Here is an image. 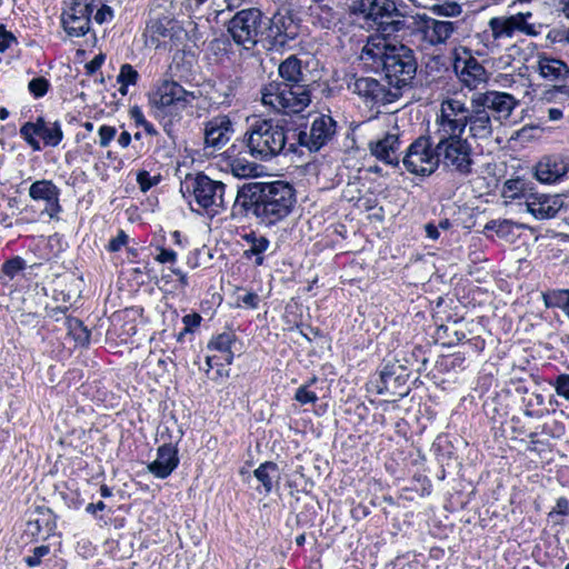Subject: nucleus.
Listing matches in <instances>:
<instances>
[{
	"instance_id": "19",
	"label": "nucleus",
	"mask_w": 569,
	"mask_h": 569,
	"mask_svg": "<svg viewBox=\"0 0 569 569\" xmlns=\"http://www.w3.org/2000/svg\"><path fill=\"white\" fill-rule=\"evenodd\" d=\"M232 123L227 116H218L206 123L204 146L213 150L222 149L230 140Z\"/></svg>"
},
{
	"instance_id": "63",
	"label": "nucleus",
	"mask_w": 569,
	"mask_h": 569,
	"mask_svg": "<svg viewBox=\"0 0 569 569\" xmlns=\"http://www.w3.org/2000/svg\"><path fill=\"white\" fill-rule=\"evenodd\" d=\"M549 119L552 121L560 120L562 118V111L558 108H550L548 110Z\"/></svg>"
},
{
	"instance_id": "64",
	"label": "nucleus",
	"mask_w": 569,
	"mask_h": 569,
	"mask_svg": "<svg viewBox=\"0 0 569 569\" xmlns=\"http://www.w3.org/2000/svg\"><path fill=\"white\" fill-rule=\"evenodd\" d=\"M100 493L103 498H108L112 495L111 489L106 485H102L100 488Z\"/></svg>"
},
{
	"instance_id": "53",
	"label": "nucleus",
	"mask_w": 569,
	"mask_h": 569,
	"mask_svg": "<svg viewBox=\"0 0 569 569\" xmlns=\"http://www.w3.org/2000/svg\"><path fill=\"white\" fill-rule=\"evenodd\" d=\"M176 260V252L172 250L161 249L157 256V261L161 263L173 262Z\"/></svg>"
},
{
	"instance_id": "54",
	"label": "nucleus",
	"mask_w": 569,
	"mask_h": 569,
	"mask_svg": "<svg viewBox=\"0 0 569 569\" xmlns=\"http://www.w3.org/2000/svg\"><path fill=\"white\" fill-rule=\"evenodd\" d=\"M13 40L14 37L12 33L7 31H0V52L7 50Z\"/></svg>"
},
{
	"instance_id": "7",
	"label": "nucleus",
	"mask_w": 569,
	"mask_h": 569,
	"mask_svg": "<svg viewBox=\"0 0 569 569\" xmlns=\"http://www.w3.org/2000/svg\"><path fill=\"white\" fill-rule=\"evenodd\" d=\"M438 140L436 150L439 161L451 172L460 176H468L472 172L475 164L473 149L468 139L458 136V138H436Z\"/></svg>"
},
{
	"instance_id": "6",
	"label": "nucleus",
	"mask_w": 569,
	"mask_h": 569,
	"mask_svg": "<svg viewBox=\"0 0 569 569\" xmlns=\"http://www.w3.org/2000/svg\"><path fill=\"white\" fill-rule=\"evenodd\" d=\"M410 37L421 48L443 44L457 31V22L438 20L427 14H417L408 23Z\"/></svg>"
},
{
	"instance_id": "3",
	"label": "nucleus",
	"mask_w": 569,
	"mask_h": 569,
	"mask_svg": "<svg viewBox=\"0 0 569 569\" xmlns=\"http://www.w3.org/2000/svg\"><path fill=\"white\" fill-rule=\"evenodd\" d=\"M261 103L272 111L293 114L302 112L311 102L309 86L270 81L260 89Z\"/></svg>"
},
{
	"instance_id": "62",
	"label": "nucleus",
	"mask_w": 569,
	"mask_h": 569,
	"mask_svg": "<svg viewBox=\"0 0 569 569\" xmlns=\"http://www.w3.org/2000/svg\"><path fill=\"white\" fill-rule=\"evenodd\" d=\"M130 141H131V136H130V133H129V132H127V131H123V132L119 136V138H118V143H119L121 147H123V148L128 147V146H129V143H130Z\"/></svg>"
},
{
	"instance_id": "12",
	"label": "nucleus",
	"mask_w": 569,
	"mask_h": 569,
	"mask_svg": "<svg viewBox=\"0 0 569 569\" xmlns=\"http://www.w3.org/2000/svg\"><path fill=\"white\" fill-rule=\"evenodd\" d=\"M403 166L413 174H430L439 163L438 152L428 138L420 137L409 147L402 159Z\"/></svg>"
},
{
	"instance_id": "18",
	"label": "nucleus",
	"mask_w": 569,
	"mask_h": 569,
	"mask_svg": "<svg viewBox=\"0 0 569 569\" xmlns=\"http://www.w3.org/2000/svg\"><path fill=\"white\" fill-rule=\"evenodd\" d=\"M380 393L387 392L392 397H403L408 392V373L400 365H387L380 373Z\"/></svg>"
},
{
	"instance_id": "2",
	"label": "nucleus",
	"mask_w": 569,
	"mask_h": 569,
	"mask_svg": "<svg viewBox=\"0 0 569 569\" xmlns=\"http://www.w3.org/2000/svg\"><path fill=\"white\" fill-rule=\"evenodd\" d=\"M253 206L254 214L267 224H274L290 214L296 203L295 191L289 183H250L238 191L237 201Z\"/></svg>"
},
{
	"instance_id": "39",
	"label": "nucleus",
	"mask_w": 569,
	"mask_h": 569,
	"mask_svg": "<svg viewBox=\"0 0 569 569\" xmlns=\"http://www.w3.org/2000/svg\"><path fill=\"white\" fill-rule=\"evenodd\" d=\"M20 133L24 138V140L32 147L33 150H40L39 141L34 138V136H38L37 122L24 123L20 129Z\"/></svg>"
},
{
	"instance_id": "28",
	"label": "nucleus",
	"mask_w": 569,
	"mask_h": 569,
	"mask_svg": "<svg viewBox=\"0 0 569 569\" xmlns=\"http://www.w3.org/2000/svg\"><path fill=\"white\" fill-rule=\"evenodd\" d=\"M309 13L315 23L329 28L337 20V11L333 8V0H312L309 6Z\"/></svg>"
},
{
	"instance_id": "33",
	"label": "nucleus",
	"mask_w": 569,
	"mask_h": 569,
	"mask_svg": "<svg viewBox=\"0 0 569 569\" xmlns=\"http://www.w3.org/2000/svg\"><path fill=\"white\" fill-rule=\"evenodd\" d=\"M232 343V337L230 333H222L216 337L210 343L209 349L220 351L222 353L221 358L228 365L232 362L233 355L230 350Z\"/></svg>"
},
{
	"instance_id": "57",
	"label": "nucleus",
	"mask_w": 569,
	"mask_h": 569,
	"mask_svg": "<svg viewBox=\"0 0 569 569\" xmlns=\"http://www.w3.org/2000/svg\"><path fill=\"white\" fill-rule=\"evenodd\" d=\"M556 297L559 302L563 303V309L569 316V290H561L557 293Z\"/></svg>"
},
{
	"instance_id": "22",
	"label": "nucleus",
	"mask_w": 569,
	"mask_h": 569,
	"mask_svg": "<svg viewBox=\"0 0 569 569\" xmlns=\"http://www.w3.org/2000/svg\"><path fill=\"white\" fill-rule=\"evenodd\" d=\"M462 66L460 67V61H458L455 66L459 80L461 83L470 90H476L480 86L487 83L488 73L485 67L475 58L469 57L461 61Z\"/></svg>"
},
{
	"instance_id": "41",
	"label": "nucleus",
	"mask_w": 569,
	"mask_h": 569,
	"mask_svg": "<svg viewBox=\"0 0 569 569\" xmlns=\"http://www.w3.org/2000/svg\"><path fill=\"white\" fill-rule=\"evenodd\" d=\"M160 180V176L151 177L148 171L142 170L137 174V182L140 186L141 191L146 192L151 187L156 186Z\"/></svg>"
},
{
	"instance_id": "30",
	"label": "nucleus",
	"mask_w": 569,
	"mask_h": 569,
	"mask_svg": "<svg viewBox=\"0 0 569 569\" xmlns=\"http://www.w3.org/2000/svg\"><path fill=\"white\" fill-rule=\"evenodd\" d=\"M29 194L34 200L53 201L57 200L58 189L51 181L40 180L31 184Z\"/></svg>"
},
{
	"instance_id": "48",
	"label": "nucleus",
	"mask_w": 569,
	"mask_h": 569,
	"mask_svg": "<svg viewBox=\"0 0 569 569\" xmlns=\"http://www.w3.org/2000/svg\"><path fill=\"white\" fill-rule=\"evenodd\" d=\"M128 241V236L120 231L116 238H113L109 243L110 251H119L121 247H123Z\"/></svg>"
},
{
	"instance_id": "25",
	"label": "nucleus",
	"mask_w": 569,
	"mask_h": 569,
	"mask_svg": "<svg viewBox=\"0 0 569 569\" xmlns=\"http://www.w3.org/2000/svg\"><path fill=\"white\" fill-rule=\"evenodd\" d=\"M569 171V160L560 157H546L536 166V177L545 183H552Z\"/></svg>"
},
{
	"instance_id": "8",
	"label": "nucleus",
	"mask_w": 569,
	"mask_h": 569,
	"mask_svg": "<svg viewBox=\"0 0 569 569\" xmlns=\"http://www.w3.org/2000/svg\"><path fill=\"white\" fill-rule=\"evenodd\" d=\"M469 107L458 98H446L440 102L436 118L435 138H458L467 127Z\"/></svg>"
},
{
	"instance_id": "24",
	"label": "nucleus",
	"mask_w": 569,
	"mask_h": 569,
	"mask_svg": "<svg viewBox=\"0 0 569 569\" xmlns=\"http://www.w3.org/2000/svg\"><path fill=\"white\" fill-rule=\"evenodd\" d=\"M355 9L360 12L365 19L372 20L378 24L388 23V19L397 11L392 0H360Z\"/></svg>"
},
{
	"instance_id": "50",
	"label": "nucleus",
	"mask_w": 569,
	"mask_h": 569,
	"mask_svg": "<svg viewBox=\"0 0 569 569\" xmlns=\"http://www.w3.org/2000/svg\"><path fill=\"white\" fill-rule=\"evenodd\" d=\"M553 513L568 516L569 515V502L566 498H559L556 502L555 508L549 513V516H552Z\"/></svg>"
},
{
	"instance_id": "31",
	"label": "nucleus",
	"mask_w": 569,
	"mask_h": 569,
	"mask_svg": "<svg viewBox=\"0 0 569 569\" xmlns=\"http://www.w3.org/2000/svg\"><path fill=\"white\" fill-rule=\"evenodd\" d=\"M38 136L41 137L46 144L58 146L62 140L63 133L60 126L54 122L48 124L43 119H38Z\"/></svg>"
},
{
	"instance_id": "10",
	"label": "nucleus",
	"mask_w": 569,
	"mask_h": 569,
	"mask_svg": "<svg viewBox=\"0 0 569 569\" xmlns=\"http://www.w3.org/2000/svg\"><path fill=\"white\" fill-rule=\"evenodd\" d=\"M531 12H519L511 16L493 17L488 22L489 37L493 46L511 41L517 32L529 37H537V27L528 22Z\"/></svg>"
},
{
	"instance_id": "56",
	"label": "nucleus",
	"mask_w": 569,
	"mask_h": 569,
	"mask_svg": "<svg viewBox=\"0 0 569 569\" xmlns=\"http://www.w3.org/2000/svg\"><path fill=\"white\" fill-rule=\"evenodd\" d=\"M425 231L427 237L431 240H437L440 236L438 227L433 223H427L425 226Z\"/></svg>"
},
{
	"instance_id": "36",
	"label": "nucleus",
	"mask_w": 569,
	"mask_h": 569,
	"mask_svg": "<svg viewBox=\"0 0 569 569\" xmlns=\"http://www.w3.org/2000/svg\"><path fill=\"white\" fill-rule=\"evenodd\" d=\"M172 363L171 359L169 357H159L154 352H150V355L147 358V365L151 369H153L156 375H162L168 371L169 366Z\"/></svg>"
},
{
	"instance_id": "15",
	"label": "nucleus",
	"mask_w": 569,
	"mask_h": 569,
	"mask_svg": "<svg viewBox=\"0 0 569 569\" xmlns=\"http://www.w3.org/2000/svg\"><path fill=\"white\" fill-rule=\"evenodd\" d=\"M472 97L488 112L492 111L495 119L499 121L507 120L518 106V100L512 94L496 90L477 92Z\"/></svg>"
},
{
	"instance_id": "55",
	"label": "nucleus",
	"mask_w": 569,
	"mask_h": 569,
	"mask_svg": "<svg viewBox=\"0 0 569 569\" xmlns=\"http://www.w3.org/2000/svg\"><path fill=\"white\" fill-rule=\"evenodd\" d=\"M253 168L250 166L232 164V172L238 177H248L252 173Z\"/></svg>"
},
{
	"instance_id": "47",
	"label": "nucleus",
	"mask_w": 569,
	"mask_h": 569,
	"mask_svg": "<svg viewBox=\"0 0 569 569\" xmlns=\"http://www.w3.org/2000/svg\"><path fill=\"white\" fill-rule=\"evenodd\" d=\"M556 391L559 396L569 400V375H560L557 378Z\"/></svg>"
},
{
	"instance_id": "4",
	"label": "nucleus",
	"mask_w": 569,
	"mask_h": 569,
	"mask_svg": "<svg viewBox=\"0 0 569 569\" xmlns=\"http://www.w3.org/2000/svg\"><path fill=\"white\" fill-rule=\"evenodd\" d=\"M287 130L271 119L257 120L246 133L251 156L266 160L278 156L287 144Z\"/></svg>"
},
{
	"instance_id": "43",
	"label": "nucleus",
	"mask_w": 569,
	"mask_h": 569,
	"mask_svg": "<svg viewBox=\"0 0 569 569\" xmlns=\"http://www.w3.org/2000/svg\"><path fill=\"white\" fill-rule=\"evenodd\" d=\"M24 262L21 258L16 257L13 259L8 260L3 267L2 271L4 274L9 276L10 278H13L20 270L23 269Z\"/></svg>"
},
{
	"instance_id": "11",
	"label": "nucleus",
	"mask_w": 569,
	"mask_h": 569,
	"mask_svg": "<svg viewBox=\"0 0 569 569\" xmlns=\"http://www.w3.org/2000/svg\"><path fill=\"white\" fill-rule=\"evenodd\" d=\"M184 188L192 191L196 202L206 210L209 216H216L224 207V184L211 180L204 174L189 178Z\"/></svg>"
},
{
	"instance_id": "9",
	"label": "nucleus",
	"mask_w": 569,
	"mask_h": 569,
	"mask_svg": "<svg viewBox=\"0 0 569 569\" xmlns=\"http://www.w3.org/2000/svg\"><path fill=\"white\" fill-rule=\"evenodd\" d=\"M193 92L187 91L176 81H163L150 96L153 108L167 116H178L192 107Z\"/></svg>"
},
{
	"instance_id": "49",
	"label": "nucleus",
	"mask_w": 569,
	"mask_h": 569,
	"mask_svg": "<svg viewBox=\"0 0 569 569\" xmlns=\"http://www.w3.org/2000/svg\"><path fill=\"white\" fill-rule=\"evenodd\" d=\"M186 328L184 331H191L192 328L198 327L201 321V316L199 313L187 315L182 319Z\"/></svg>"
},
{
	"instance_id": "5",
	"label": "nucleus",
	"mask_w": 569,
	"mask_h": 569,
	"mask_svg": "<svg viewBox=\"0 0 569 569\" xmlns=\"http://www.w3.org/2000/svg\"><path fill=\"white\" fill-rule=\"evenodd\" d=\"M269 19L259 9L241 10L229 21L228 32L246 50L253 48L269 28Z\"/></svg>"
},
{
	"instance_id": "34",
	"label": "nucleus",
	"mask_w": 569,
	"mask_h": 569,
	"mask_svg": "<svg viewBox=\"0 0 569 569\" xmlns=\"http://www.w3.org/2000/svg\"><path fill=\"white\" fill-rule=\"evenodd\" d=\"M43 526L46 527V532L48 535L53 530L54 523L52 522V516L50 512H41L40 517L37 519L29 520L27 523V532L33 537L38 536L41 532Z\"/></svg>"
},
{
	"instance_id": "26",
	"label": "nucleus",
	"mask_w": 569,
	"mask_h": 569,
	"mask_svg": "<svg viewBox=\"0 0 569 569\" xmlns=\"http://www.w3.org/2000/svg\"><path fill=\"white\" fill-rule=\"evenodd\" d=\"M537 70L542 78L550 81L565 80L569 76V66L565 61L546 53L538 54Z\"/></svg>"
},
{
	"instance_id": "23",
	"label": "nucleus",
	"mask_w": 569,
	"mask_h": 569,
	"mask_svg": "<svg viewBox=\"0 0 569 569\" xmlns=\"http://www.w3.org/2000/svg\"><path fill=\"white\" fill-rule=\"evenodd\" d=\"M400 140L397 133H387L382 139L371 141L369 150L377 159L397 166L400 159Z\"/></svg>"
},
{
	"instance_id": "52",
	"label": "nucleus",
	"mask_w": 569,
	"mask_h": 569,
	"mask_svg": "<svg viewBox=\"0 0 569 569\" xmlns=\"http://www.w3.org/2000/svg\"><path fill=\"white\" fill-rule=\"evenodd\" d=\"M130 112H131V117L134 119V121L138 124L144 126V128L148 132L152 131L151 126L144 120L143 114L138 107L132 108Z\"/></svg>"
},
{
	"instance_id": "40",
	"label": "nucleus",
	"mask_w": 569,
	"mask_h": 569,
	"mask_svg": "<svg viewBox=\"0 0 569 569\" xmlns=\"http://www.w3.org/2000/svg\"><path fill=\"white\" fill-rule=\"evenodd\" d=\"M295 399L301 405H307L315 403L318 400V396L309 390V385H303L297 389Z\"/></svg>"
},
{
	"instance_id": "20",
	"label": "nucleus",
	"mask_w": 569,
	"mask_h": 569,
	"mask_svg": "<svg viewBox=\"0 0 569 569\" xmlns=\"http://www.w3.org/2000/svg\"><path fill=\"white\" fill-rule=\"evenodd\" d=\"M467 117V127L471 137L487 139L492 133V121L489 112L471 97Z\"/></svg>"
},
{
	"instance_id": "27",
	"label": "nucleus",
	"mask_w": 569,
	"mask_h": 569,
	"mask_svg": "<svg viewBox=\"0 0 569 569\" xmlns=\"http://www.w3.org/2000/svg\"><path fill=\"white\" fill-rule=\"evenodd\" d=\"M178 465L177 450L172 446H161L157 459L148 466V470L158 478L168 477Z\"/></svg>"
},
{
	"instance_id": "45",
	"label": "nucleus",
	"mask_w": 569,
	"mask_h": 569,
	"mask_svg": "<svg viewBox=\"0 0 569 569\" xmlns=\"http://www.w3.org/2000/svg\"><path fill=\"white\" fill-rule=\"evenodd\" d=\"M48 81L44 78H36L29 82V90L36 97H42L48 90Z\"/></svg>"
},
{
	"instance_id": "51",
	"label": "nucleus",
	"mask_w": 569,
	"mask_h": 569,
	"mask_svg": "<svg viewBox=\"0 0 569 569\" xmlns=\"http://www.w3.org/2000/svg\"><path fill=\"white\" fill-rule=\"evenodd\" d=\"M112 17V10L108 6H102L96 13L94 20L98 23H103L104 21L111 19Z\"/></svg>"
},
{
	"instance_id": "61",
	"label": "nucleus",
	"mask_w": 569,
	"mask_h": 569,
	"mask_svg": "<svg viewBox=\"0 0 569 569\" xmlns=\"http://www.w3.org/2000/svg\"><path fill=\"white\" fill-rule=\"evenodd\" d=\"M555 2L559 7L560 12L569 19V0H555Z\"/></svg>"
},
{
	"instance_id": "46",
	"label": "nucleus",
	"mask_w": 569,
	"mask_h": 569,
	"mask_svg": "<svg viewBox=\"0 0 569 569\" xmlns=\"http://www.w3.org/2000/svg\"><path fill=\"white\" fill-rule=\"evenodd\" d=\"M117 129L110 126H102L99 129V143L101 147H107L114 138Z\"/></svg>"
},
{
	"instance_id": "42",
	"label": "nucleus",
	"mask_w": 569,
	"mask_h": 569,
	"mask_svg": "<svg viewBox=\"0 0 569 569\" xmlns=\"http://www.w3.org/2000/svg\"><path fill=\"white\" fill-rule=\"evenodd\" d=\"M48 553H49L48 546L36 547L32 551V555H30L26 558V563L29 567H37L41 563L42 557L47 556Z\"/></svg>"
},
{
	"instance_id": "32",
	"label": "nucleus",
	"mask_w": 569,
	"mask_h": 569,
	"mask_svg": "<svg viewBox=\"0 0 569 569\" xmlns=\"http://www.w3.org/2000/svg\"><path fill=\"white\" fill-rule=\"evenodd\" d=\"M254 477L263 485L266 491L270 492L273 481L279 478L278 466L271 461L264 462L254 470Z\"/></svg>"
},
{
	"instance_id": "13",
	"label": "nucleus",
	"mask_w": 569,
	"mask_h": 569,
	"mask_svg": "<svg viewBox=\"0 0 569 569\" xmlns=\"http://www.w3.org/2000/svg\"><path fill=\"white\" fill-rule=\"evenodd\" d=\"M348 88L366 103L387 104L396 101L400 96L398 89L386 88L385 84L370 77L355 78L348 83Z\"/></svg>"
},
{
	"instance_id": "16",
	"label": "nucleus",
	"mask_w": 569,
	"mask_h": 569,
	"mask_svg": "<svg viewBox=\"0 0 569 569\" xmlns=\"http://www.w3.org/2000/svg\"><path fill=\"white\" fill-rule=\"evenodd\" d=\"M335 121L329 116L317 117L309 132L300 131L298 140L300 144L308 147L310 150L320 149L335 133Z\"/></svg>"
},
{
	"instance_id": "44",
	"label": "nucleus",
	"mask_w": 569,
	"mask_h": 569,
	"mask_svg": "<svg viewBox=\"0 0 569 569\" xmlns=\"http://www.w3.org/2000/svg\"><path fill=\"white\" fill-rule=\"evenodd\" d=\"M259 297L254 292H244L243 295H238L237 297V306H244L251 309L258 307Z\"/></svg>"
},
{
	"instance_id": "58",
	"label": "nucleus",
	"mask_w": 569,
	"mask_h": 569,
	"mask_svg": "<svg viewBox=\"0 0 569 569\" xmlns=\"http://www.w3.org/2000/svg\"><path fill=\"white\" fill-rule=\"evenodd\" d=\"M103 56L99 54L94 57L88 64L87 69L90 73L94 72L97 69H99L103 62Z\"/></svg>"
},
{
	"instance_id": "37",
	"label": "nucleus",
	"mask_w": 569,
	"mask_h": 569,
	"mask_svg": "<svg viewBox=\"0 0 569 569\" xmlns=\"http://www.w3.org/2000/svg\"><path fill=\"white\" fill-rule=\"evenodd\" d=\"M525 183L521 179L507 180L502 188V197L505 199L513 200L520 197L523 192Z\"/></svg>"
},
{
	"instance_id": "38",
	"label": "nucleus",
	"mask_w": 569,
	"mask_h": 569,
	"mask_svg": "<svg viewBox=\"0 0 569 569\" xmlns=\"http://www.w3.org/2000/svg\"><path fill=\"white\" fill-rule=\"evenodd\" d=\"M547 40L561 48L569 47V27L565 29L553 28L547 34Z\"/></svg>"
},
{
	"instance_id": "59",
	"label": "nucleus",
	"mask_w": 569,
	"mask_h": 569,
	"mask_svg": "<svg viewBox=\"0 0 569 569\" xmlns=\"http://www.w3.org/2000/svg\"><path fill=\"white\" fill-rule=\"evenodd\" d=\"M268 240L264 239V238H261L258 242H256L252 248H251V251L253 253H260L262 251H264L267 248H268Z\"/></svg>"
},
{
	"instance_id": "29",
	"label": "nucleus",
	"mask_w": 569,
	"mask_h": 569,
	"mask_svg": "<svg viewBox=\"0 0 569 569\" xmlns=\"http://www.w3.org/2000/svg\"><path fill=\"white\" fill-rule=\"evenodd\" d=\"M282 81L280 83L303 84V72L301 61L296 56H290L283 60L278 68Z\"/></svg>"
},
{
	"instance_id": "35",
	"label": "nucleus",
	"mask_w": 569,
	"mask_h": 569,
	"mask_svg": "<svg viewBox=\"0 0 569 569\" xmlns=\"http://www.w3.org/2000/svg\"><path fill=\"white\" fill-rule=\"evenodd\" d=\"M117 80L120 83V93L122 96H126L127 87L130 84H136L138 80V72L133 69L131 64H122Z\"/></svg>"
},
{
	"instance_id": "1",
	"label": "nucleus",
	"mask_w": 569,
	"mask_h": 569,
	"mask_svg": "<svg viewBox=\"0 0 569 569\" xmlns=\"http://www.w3.org/2000/svg\"><path fill=\"white\" fill-rule=\"evenodd\" d=\"M360 58L375 69L381 68L390 89L399 91L412 81L417 71L412 50L380 33L368 38Z\"/></svg>"
},
{
	"instance_id": "21",
	"label": "nucleus",
	"mask_w": 569,
	"mask_h": 569,
	"mask_svg": "<svg viewBox=\"0 0 569 569\" xmlns=\"http://www.w3.org/2000/svg\"><path fill=\"white\" fill-rule=\"evenodd\" d=\"M92 10L88 4H76L62 17L66 32L72 37L84 36L90 28V14Z\"/></svg>"
},
{
	"instance_id": "60",
	"label": "nucleus",
	"mask_w": 569,
	"mask_h": 569,
	"mask_svg": "<svg viewBox=\"0 0 569 569\" xmlns=\"http://www.w3.org/2000/svg\"><path fill=\"white\" fill-rule=\"evenodd\" d=\"M106 508V505L103 501H99L97 503H89L87 507H86V511L89 512V513H92L94 515L97 511H102L104 510Z\"/></svg>"
},
{
	"instance_id": "17",
	"label": "nucleus",
	"mask_w": 569,
	"mask_h": 569,
	"mask_svg": "<svg viewBox=\"0 0 569 569\" xmlns=\"http://www.w3.org/2000/svg\"><path fill=\"white\" fill-rule=\"evenodd\" d=\"M178 29L179 23L171 14H161L151 18L144 32L147 44L158 47L167 39H172Z\"/></svg>"
},
{
	"instance_id": "14",
	"label": "nucleus",
	"mask_w": 569,
	"mask_h": 569,
	"mask_svg": "<svg viewBox=\"0 0 569 569\" xmlns=\"http://www.w3.org/2000/svg\"><path fill=\"white\" fill-rule=\"evenodd\" d=\"M528 211L537 219H551L560 210L569 209V202L561 194L530 193L526 199Z\"/></svg>"
}]
</instances>
